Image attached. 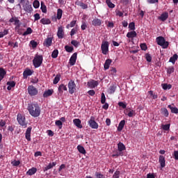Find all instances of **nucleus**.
<instances>
[{"label": "nucleus", "instance_id": "1", "mask_svg": "<svg viewBox=\"0 0 178 178\" xmlns=\"http://www.w3.org/2000/svg\"><path fill=\"white\" fill-rule=\"evenodd\" d=\"M28 111L31 116L38 118L41 115V108L38 104H30L28 106Z\"/></svg>", "mask_w": 178, "mask_h": 178}, {"label": "nucleus", "instance_id": "2", "mask_svg": "<svg viewBox=\"0 0 178 178\" xmlns=\"http://www.w3.org/2000/svg\"><path fill=\"white\" fill-rule=\"evenodd\" d=\"M124 151H126V146L121 142L118 144V149L112 154L113 158H118V156H123L124 155Z\"/></svg>", "mask_w": 178, "mask_h": 178}, {"label": "nucleus", "instance_id": "3", "mask_svg": "<svg viewBox=\"0 0 178 178\" xmlns=\"http://www.w3.org/2000/svg\"><path fill=\"white\" fill-rule=\"evenodd\" d=\"M156 42L158 45H160L164 49H165L166 48H168V47H169V42H166L165 40V38L162 36H159L156 38Z\"/></svg>", "mask_w": 178, "mask_h": 178}, {"label": "nucleus", "instance_id": "4", "mask_svg": "<svg viewBox=\"0 0 178 178\" xmlns=\"http://www.w3.org/2000/svg\"><path fill=\"white\" fill-rule=\"evenodd\" d=\"M17 120L20 126L27 127V123L26 122V117L24 115L19 113L17 117Z\"/></svg>", "mask_w": 178, "mask_h": 178}, {"label": "nucleus", "instance_id": "5", "mask_svg": "<svg viewBox=\"0 0 178 178\" xmlns=\"http://www.w3.org/2000/svg\"><path fill=\"white\" fill-rule=\"evenodd\" d=\"M102 53L103 55H107L109 52V42L103 41L101 46Z\"/></svg>", "mask_w": 178, "mask_h": 178}, {"label": "nucleus", "instance_id": "6", "mask_svg": "<svg viewBox=\"0 0 178 178\" xmlns=\"http://www.w3.org/2000/svg\"><path fill=\"white\" fill-rule=\"evenodd\" d=\"M35 67H40L42 63V56L36 55L33 60Z\"/></svg>", "mask_w": 178, "mask_h": 178}, {"label": "nucleus", "instance_id": "7", "mask_svg": "<svg viewBox=\"0 0 178 178\" xmlns=\"http://www.w3.org/2000/svg\"><path fill=\"white\" fill-rule=\"evenodd\" d=\"M10 23H13L15 26V30H19L20 29V20L16 17H13L9 20Z\"/></svg>", "mask_w": 178, "mask_h": 178}, {"label": "nucleus", "instance_id": "8", "mask_svg": "<svg viewBox=\"0 0 178 178\" xmlns=\"http://www.w3.org/2000/svg\"><path fill=\"white\" fill-rule=\"evenodd\" d=\"M68 89L70 94H74V92L76 91V83L74 81H70L68 83Z\"/></svg>", "mask_w": 178, "mask_h": 178}, {"label": "nucleus", "instance_id": "9", "mask_svg": "<svg viewBox=\"0 0 178 178\" xmlns=\"http://www.w3.org/2000/svg\"><path fill=\"white\" fill-rule=\"evenodd\" d=\"M88 124L91 129H98V123L95 122V117H90V120L88 121Z\"/></svg>", "mask_w": 178, "mask_h": 178}, {"label": "nucleus", "instance_id": "10", "mask_svg": "<svg viewBox=\"0 0 178 178\" xmlns=\"http://www.w3.org/2000/svg\"><path fill=\"white\" fill-rule=\"evenodd\" d=\"M28 92L29 95L33 96V95H37L38 94V90H37V88H35L33 86H29L28 87Z\"/></svg>", "mask_w": 178, "mask_h": 178}, {"label": "nucleus", "instance_id": "11", "mask_svg": "<svg viewBox=\"0 0 178 178\" xmlns=\"http://www.w3.org/2000/svg\"><path fill=\"white\" fill-rule=\"evenodd\" d=\"M76 60H77V53H74L70 58L69 63L70 66H74L76 65Z\"/></svg>", "mask_w": 178, "mask_h": 178}, {"label": "nucleus", "instance_id": "12", "mask_svg": "<svg viewBox=\"0 0 178 178\" xmlns=\"http://www.w3.org/2000/svg\"><path fill=\"white\" fill-rule=\"evenodd\" d=\"M33 128L29 127L27 128L26 131L25 133V138H26L27 141H31V130Z\"/></svg>", "mask_w": 178, "mask_h": 178}, {"label": "nucleus", "instance_id": "13", "mask_svg": "<svg viewBox=\"0 0 178 178\" xmlns=\"http://www.w3.org/2000/svg\"><path fill=\"white\" fill-rule=\"evenodd\" d=\"M124 113L125 115H127L129 118H133V116H136V111L131 110L130 108H127Z\"/></svg>", "mask_w": 178, "mask_h": 178}, {"label": "nucleus", "instance_id": "14", "mask_svg": "<svg viewBox=\"0 0 178 178\" xmlns=\"http://www.w3.org/2000/svg\"><path fill=\"white\" fill-rule=\"evenodd\" d=\"M159 162L161 165V168H165V166H166V161L165 160V156L160 155L159 157Z\"/></svg>", "mask_w": 178, "mask_h": 178}, {"label": "nucleus", "instance_id": "15", "mask_svg": "<svg viewBox=\"0 0 178 178\" xmlns=\"http://www.w3.org/2000/svg\"><path fill=\"white\" fill-rule=\"evenodd\" d=\"M64 35H65V31H63V27L62 26L58 27L57 36L58 37V38H63Z\"/></svg>", "mask_w": 178, "mask_h": 178}, {"label": "nucleus", "instance_id": "16", "mask_svg": "<svg viewBox=\"0 0 178 178\" xmlns=\"http://www.w3.org/2000/svg\"><path fill=\"white\" fill-rule=\"evenodd\" d=\"M98 86V81L92 80L89 82H88V86L89 88H95Z\"/></svg>", "mask_w": 178, "mask_h": 178}, {"label": "nucleus", "instance_id": "17", "mask_svg": "<svg viewBox=\"0 0 178 178\" xmlns=\"http://www.w3.org/2000/svg\"><path fill=\"white\" fill-rule=\"evenodd\" d=\"M43 45L47 47H51V45H52V38H47L45 39L43 42Z\"/></svg>", "mask_w": 178, "mask_h": 178}, {"label": "nucleus", "instance_id": "18", "mask_svg": "<svg viewBox=\"0 0 178 178\" xmlns=\"http://www.w3.org/2000/svg\"><path fill=\"white\" fill-rule=\"evenodd\" d=\"M73 123L78 127V129H83V125H81V120H80V119L79 118L74 119Z\"/></svg>", "mask_w": 178, "mask_h": 178}, {"label": "nucleus", "instance_id": "19", "mask_svg": "<svg viewBox=\"0 0 178 178\" xmlns=\"http://www.w3.org/2000/svg\"><path fill=\"white\" fill-rule=\"evenodd\" d=\"M54 94V89H49L46 91H44L43 94L44 98H48V97H51Z\"/></svg>", "mask_w": 178, "mask_h": 178}, {"label": "nucleus", "instance_id": "20", "mask_svg": "<svg viewBox=\"0 0 178 178\" xmlns=\"http://www.w3.org/2000/svg\"><path fill=\"white\" fill-rule=\"evenodd\" d=\"M33 72L30 69H26L23 72L24 79H27L29 76H31Z\"/></svg>", "mask_w": 178, "mask_h": 178}, {"label": "nucleus", "instance_id": "21", "mask_svg": "<svg viewBox=\"0 0 178 178\" xmlns=\"http://www.w3.org/2000/svg\"><path fill=\"white\" fill-rule=\"evenodd\" d=\"M59 94H63V91H67V87L65 84H61L58 86Z\"/></svg>", "mask_w": 178, "mask_h": 178}, {"label": "nucleus", "instance_id": "22", "mask_svg": "<svg viewBox=\"0 0 178 178\" xmlns=\"http://www.w3.org/2000/svg\"><path fill=\"white\" fill-rule=\"evenodd\" d=\"M56 166V162L49 163V165L43 168L44 172L52 169V168Z\"/></svg>", "mask_w": 178, "mask_h": 178}, {"label": "nucleus", "instance_id": "23", "mask_svg": "<svg viewBox=\"0 0 178 178\" xmlns=\"http://www.w3.org/2000/svg\"><path fill=\"white\" fill-rule=\"evenodd\" d=\"M32 33H33V29H31V28L30 27L27 28L26 31L23 33L20 32V29L18 31V34H22V35H29Z\"/></svg>", "mask_w": 178, "mask_h": 178}, {"label": "nucleus", "instance_id": "24", "mask_svg": "<svg viewBox=\"0 0 178 178\" xmlns=\"http://www.w3.org/2000/svg\"><path fill=\"white\" fill-rule=\"evenodd\" d=\"M148 97L151 99H156V98H158V95L154 92V91L150 90L148 92Z\"/></svg>", "mask_w": 178, "mask_h": 178}, {"label": "nucleus", "instance_id": "25", "mask_svg": "<svg viewBox=\"0 0 178 178\" xmlns=\"http://www.w3.org/2000/svg\"><path fill=\"white\" fill-rule=\"evenodd\" d=\"M35 173H37V168L33 167L32 168L29 169L27 172H26V175H28L29 176H33V175H35Z\"/></svg>", "mask_w": 178, "mask_h": 178}, {"label": "nucleus", "instance_id": "26", "mask_svg": "<svg viewBox=\"0 0 178 178\" xmlns=\"http://www.w3.org/2000/svg\"><path fill=\"white\" fill-rule=\"evenodd\" d=\"M169 17V14L168 13H164L159 17V19L161 20V22H165Z\"/></svg>", "mask_w": 178, "mask_h": 178}, {"label": "nucleus", "instance_id": "27", "mask_svg": "<svg viewBox=\"0 0 178 178\" xmlns=\"http://www.w3.org/2000/svg\"><path fill=\"white\" fill-rule=\"evenodd\" d=\"M127 38H134L137 37V33L134 31L128 32L127 34Z\"/></svg>", "mask_w": 178, "mask_h": 178}, {"label": "nucleus", "instance_id": "28", "mask_svg": "<svg viewBox=\"0 0 178 178\" xmlns=\"http://www.w3.org/2000/svg\"><path fill=\"white\" fill-rule=\"evenodd\" d=\"M7 86H8L7 87V90H8V91H10V90H12V88H13V87H15V86H16V83L13 81H8V82H7Z\"/></svg>", "mask_w": 178, "mask_h": 178}, {"label": "nucleus", "instance_id": "29", "mask_svg": "<svg viewBox=\"0 0 178 178\" xmlns=\"http://www.w3.org/2000/svg\"><path fill=\"white\" fill-rule=\"evenodd\" d=\"M161 113L163 115V116H165V118H168L169 116V111H168L166 108H161Z\"/></svg>", "mask_w": 178, "mask_h": 178}, {"label": "nucleus", "instance_id": "30", "mask_svg": "<svg viewBox=\"0 0 178 178\" xmlns=\"http://www.w3.org/2000/svg\"><path fill=\"white\" fill-rule=\"evenodd\" d=\"M111 63H112V60L107 59L104 65V70H108L109 67L111 66Z\"/></svg>", "mask_w": 178, "mask_h": 178}, {"label": "nucleus", "instance_id": "31", "mask_svg": "<svg viewBox=\"0 0 178 178\" xmlns=\"http://www.w3.org/2000/svg\"><path fill=\"white\" fill-rule=\"evenodd\" d=\"M124 124H126V121L124 120H123L119 123L118 127V131H122V130H123V127H124Z\"/></svg>", "mask_w": 178, "mask_h": 178}, {"label": "nucleus", "instance_id": "32", "mask_svg": "<svg viewBox=\"0 0 178 178\" xmlns=\"http://www.w3.org/2000/svg\"><path fill=\"white\" fill-rule=\"evenodd\" d=\"M6 75V71L2 68L0 67V81L3 79V77Z\"/></svg>", "mask_w": 178, "mask_h": 178}, {"label": "nucleus", "instance_id": "33", "mask_svg": "<svg viewBox=\"0 0 178 178\" xmlns=\"http://www.w3.org/2000/svg\"><path fill=\"white\" fill-rule=\"evenodd\" d=\"M77 149L79 152H80V154H83V155L86 154V149H84V147H83L82 145H79L77 146Z\"/></svg>", "mask_w": 178, "mask_h": 178}, {"label": "nucleus", "instance_id": "34", "mask_svg": "<svg viewBox=\"0 0 178 178\" xmlns=\"http://www.w3.org/2000/svg\"><path fill=\"white\" fill-rule=\"evenodd\" d=\"M177 54H174L173 56L170 57L169 62H171L172 65H175L176 63V61L177 60Z\"/></svg>", "mask_w": 178, "mask_h": 178}, {"label": "nucleus", "instance_id": "35", "mask_svg": "<svg viewBox=\"0 0 178 178\" xmlns=\"http://www.w3.org/2000/svg\"><path fill=\"white\" fill-rule=\"evenodd\" d=\"M42 24H51V20L48 18H42L40 19Z\"/></svg>", "mask_w": 178, "mask_h": 178}, {"label": "nucleus", "instance_id": "36", "mask_svg": "<svg viewBox=\"0 0 178 178\" xmlns=\"http://www.w3.org/2000/svg\"><path fill=\"white\" fill-rule=\"evenodd\" d=\"M116 73H118L116 67H111L109 70V74H111V76H116Z\"/></svg>", "mask_w": 178, "mask_h": 178}, {"label": "nucleus", "instance_id": "37", "mask_svg": "<svg viewBox=\"0 0 178 178\" xmlns=\"http://www.w3.org/2000/svg\"><path fill=\"white\" fill-rule=\"evenodd\" d=\"M168 108L170 109L172 113H178V108L177 107H173L172 105H168Z\"/></svg>", "mask_w": 178, "mask_h": 178}, {"label": "nucleus", "instance_id": "38", "mask_svg": "<svg viewBox=\"0 0 178 178\" xmlns=\"http://www.w3.org/2000/svg\"><path fill=\"white\" fill-rule=\"evenodd\" d=\"M62 15H63V10L62 9L59 8L57 10V19L58 20H60L62 19Z\"/></svg>", "mask_w": 178, "mask_h": 178}, {"label": "nucleus", "instance_id": "39", "mask_svg": "<svg viewBox=\"0 0 178 178\" xmlns=\"http://www.w3.org/2000/svg\"><path fill=\"white\" fill-rule=\"evenodd\" d=\"M60 81V74H57L54 78L53 83L54 84H58Z\"/></svg>", "mask_w": 178, "mask_h": 178}, {"label": "nucleus", "instance_id": "40", "mask_svg": "<svg viewBox=\"0 0 178 178\" xmlns=\"http://www.w3.org/2000/svg\"><path fill=\"white\" fill-rule=\"evenodd\" d=\"M92 24L93 26H101L102 22H101V19H95L92 21Z\"/></svg>", "mask_w": 178, "mask_h": 178}, {"label": "nucleus", "instance_id": "41", "mask_svg": "<svg viewBox=\"0 0 178 178\" xmlns=\"http://www.w3.org/2000/svg\"><path fill=\"white\" fill-rule=\"evenodd\" d=\"M161 129H163V130H165V131H168V130H170V124H162Z\"/></svg>", "mask_w": 178, "mask_h": 178}, {"label": "nucleus", "instance_id": "42", "mask_svg": "<svg viewBox=\"0 0 178 178\" xmlns=\"http://www.w3.org/2000/svg\"><path fill=\"white\" fill-rule=\"evenodd\" d=\"M163 90H170L172 88V86L168 83H163L161 85Z\"/></svg>", "mask_w": 178, "mask_h": 178}, {"label": "nucleus", "instance_id": "43", "mask_svg": "<svg viewBox=\"0 0 178 178\" xmlns=\"http://www.w3.org/2000/svg\"><path fill=\"white\" fill-rule=\"evenodd\" d=\"M106 3L108 6V8H111V9H113V8H115V4L111 2V0H106Z\"/></svg>", "mask_w": 178, "mask_h": 178}, {"label": "nucleus", "instance_id": "44", "mask_svg": "<svg viewBox=\"0 0 178 178\" xmlns=\"http://www.w3.org/2000/svg\"><path fill=\"white\" fill-rule=\"evenodd\" d=\"M42 13H47V6L44 4V2H41V8H40Z\"/></svg>", "mask_w": 178, "mask_h": 178}, {"label": "nucleus", "instance_id": "45", "mask_svg": "<svg viewBox=\"0 0 178 178\" xmlns=\"http://www.w3.org/2000/svg\"><path fill=\"white\" fill-rule=\"evenodd\" d=\"M116 91V86L115 85H112L109 88V92L110 94H113Z\"/></svg>", "mask_w": 178, "mask_h": 178}, {"label": "nucleus", "instance_id": "46", "mask_svg": "<svg viewBox=\"0 0 178 178\" xmlns=\"http://www.w3.org/2000/svg\"><path fill=\"white\" fill-rule=\"evenodd\" d=\"M59 54V51H58V49H55L52 54H51V57L54 58V59L56 58H58V54Z\"/></svg>", "mask_w": 178, "mask_h": 178}, {"label": "nucleus", "instance_id": "47", "mask_svg": "<svg viewBox=\"0 0 178 178\" xmlns=\"http://www.w3.org/2000/svg\"><path fill=\"white\" fill-rule=\"evenodd\" d=\"M33 8H35V9H38V8H40V1H38V0H35L33 1Z\"/></svg>", "mask_w": 178, "mask_h": 178}, {"label": "nucleus", "instance_id": "48", "mask_svg": "<svg viewBox=\"0 0 178 178\" xmlns=\"http://www.w3.org/2000/svg\"><path fill=\"white\" fill-rule=\"evenodd\" d=\"M78 31H79V29H77V27H75V28L72 29L71 32H70L71 37H73V35H74V34H76V33Z\"/></svg>", "mask_w": 178, "mask_h": 178}, {"label": "nucleus", "instance_id": "49", "mask_svg": "<svg viewBox=\"0 0 178 178\" xmlns=\"http://www.w3.org/2000/svg\"><path fill=\"white\" fill-rule=\"evenodd\" d=\"M106 102V97H105V93H102L101 104H105Z\"/></svg>", "mask_w": 178, "mask_h": 178}, {"label": "nucleus", "instance_id": "50", "mask_svg": "<svg viewBox=\"0 0 178 178\" xmlns=\"http://www.w3.org/2000/svg\"><path fill=\"white\" fill-rule=\"evenodd\" d=\"M8 33H9L8 29H5L3 32H0V38H3L4 35H7Z\"/></svg>", "mask_w": 178, "mask_h": 178}, {"label": "nucleus", "instance_id": "51", "mask_svg": "<svg viewBox=\"0 0 178 178\" xmlns=\"http://www.w3.org/2000/svg\"><path fill=\"white\" fill-rule=\"evenodd\" d=\"M55 123H56V126H58V127L59 129H62V126H63V124L62 123V121L56 120Z\"/></svg>", "mask_w": 178, "mask_h": 178}, {"label": "nucleus", "instance_id": "52", "mask_svg": "<svg viewBox=\"0 0 178 178\" xmlns=\"http://www.w3.org/2000/svg\"><path fill=\"white\" fill-rule=\"evenodd\" d=\"M65 49L67 52H73V47L66 45Z\"/></svg>", "mask_w": 178, "mask_h": 178}, {"label": "nucleus", "instance_id": "53", "mask_svg": "<svg viewBox=\"0 0 178 178\" xmlns=\"http://www.w3.org/2000/svg\"><path fill=\"white\" fill-rule=\"evenodd\" d=\"M129 29L130 30H136V24H134V22H131L129 24Z\"/></svg>", "mask_w": 178, "mask_h": 178}, {"label": "nucleus", "instance_id": "54", "mask_svg": "<svg viewBox=\"0 0 178 178\" xmlns=\"http://www.w3.org/2000/svg\"><path fill=\"white\" fill-rule=\"evenodd\" d=\"M118 106H119L120 108H122V109H126V108H127V105H126V104H124V102H120L118 103Z\"/></svg>", "mask_w": 178, "mask_h": 178}, {"label": "nucleus", "instance_id": "55", "mask_svg": "<svg viewBox=\"0 0 178 178\" xmlns=\"http://www.w3.org/2000/svg\"><path fill=\"white\" fill-rule=\"evenodd\" d=\"M174 72H175V67H170L167 70V73H168V74H172V73H173Z\"/></svg>", "mask_w": 178, "mask_h": 178}, {"label": "nucleus", "instance_id": "56", "mask_svg": "<svg viewBox=\"0 0 178 178\" xmlns=\"http://www.w3.org/2000/svg\"><path fill=\"white\" fill-rule=\"evenodd\" d=\"M76 22L75 20L72 21L70 24L67 26V29H69V27H74L76 26Z\"/></svg>", "mask_w": 178, "mask_h": 178}, {"label": "nucleus", "instance_id": "57", "mask_svg": "<svg viewBox=\"0 0 178 178\" xmlns=\"http://www.w3.org/2000/svg\"><path fill=\"white\" fill-rule=\"evenodd\" d=\"M145 58L147 62H151L152 60V57H151V54H147L145 55Z\"/></svg>", "mask_w": 178, "mask_h": 178}, {"label": "nucleus", "instance_id": "58", "mask_svg": "<svg viewBox=\"0 0 178 178\" xmlns=\"http://www.w3.org/2000/svg\"><path fill=\"white\" fill-rule=\"evenodd\" d=\"M34 18H35V22H37V20H40V19H41V17L40 16V14L36 13L33 15Z\"/></svg>", "mask_w": 178, "mask_h": 178}, {"label": "nucleus", "instance_id": "59", "mask_svg": "<svg viewBox=\"0 0 178 178\" xmlns=\"http://www.w3.org/2000/svg\"><path fill=\"white\" fill-rule=\"evenodd\" d=\"M11 163L13 166H19L20 165V161H12Z\"/></svg>", "mask_w": 178, "mask_h": 178}, {"label": "nucleus", "instance_id": "60", "mask_svg": "<svg viewBox=\"0 0 178 178\" xmlns=\"http://www.w3.org/2000/svg\"><path fill=\"white\" fill-rule=\"evenodd\" d=\"M79 6L82 8V9H87V8H88V6H87V4L84 3H81L79 4Z\"/></svg>", "mask_w": 178, "mask_h": 178}, {"label": "nucleus", "instance_id": "61", "mask_svg": "<svg viewBox=\"0 0 178 178\" xmlns=\"http://www.w3.org/2000/svg\"><path fill=\"white\" fill-rule=\"evenodd\" d=\"M30 44L32 46V48H35L38 45L37 42H35L34 40H31Z\"/></svg>", "mask_w": 178, "mask_h": 178}, {"label": "nucleus", "instance_id": "62", "mask_svg": "<svg viewBox=\"0 0 178 178\" xmlns=\"http://www.w3.org/2000/svg\"><path fill=\"white\" fill-rule=\"evenodd\" d=\"M88 94L90 95V97H94L95 95V91L94 90H90L88 92Z\"/></svg>", "mask_w": 178, "mask_h": 178}, {"label": "nucleus", "instance_id": "63", "mask_svg": "<svg viewBox=\"0 0 178 178\" xmlns=\"http://www.w3.org/2000/svg\"><path fill=\"white\" fill-rule=\"evenodd\" d=\"M120 175V172L116 171V172L114 173V175H113V178H119Z\"/></svg>", "mask_w": 178, "mask_h": 178}, {"label": "nucleus", "instance_id": "64", "mask_svg": "<svg viewBox=\"0 0 178 178\" xmlns=\"http://www.w3.org/2000/svg\"><path fill=\"white\" fill-rule=\"evenodd\" d=\"M173 156H174L175 159L178 161V151H175L174 152Z\"/></svg>", "mask_w": 178, "mask_h": 178}]
</instances>
